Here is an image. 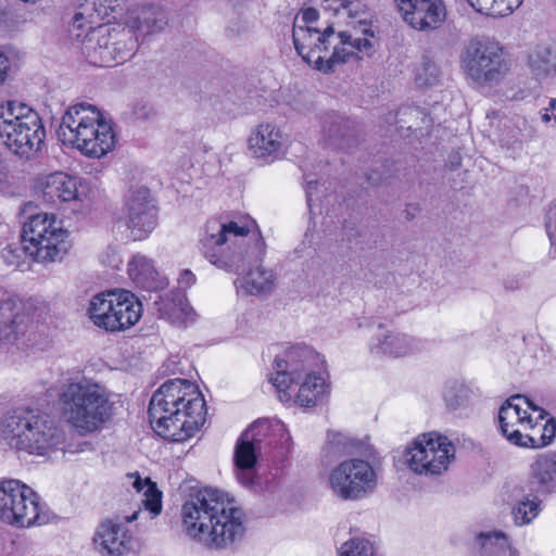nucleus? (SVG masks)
Returning a JSON list of instances; mask_svg holds the SVG:
<instances>
[{"label": "nucleus", "instance_id": "obj_1", "mask_svg": "<svg viewBox=\"0 0 556 556\" xmlns=\"http://www.w3.org/2000/svg\"><path fill=\"white\" fill-rule=\"evenodd\" d=\"M319 17L314 8L303 10L301 22L293 25V43L299 55L314 68L328 74L338 64L346 63L352 58L370 56L375 51V34L366 17L359 18L351 31L336 33L332 26L324 31L309 24Z\"/></svg>", "mask_w": 556, "mask_h": 556}, {"label": "nucleus", "instance_id": "obj_2", "mask_svg": "<svg viewBox=\"0 0 556 556\" xmlns=\"http://www.w3.org/2000/svg\"><path fill=\"white\" fill-rule=\"evenodd\" d=\"M243 517L235 501L215 489L200 490L181 507L184 532L210 549H225L241 540Z\"/></svg>", "mask_w": 556, "mask_h": 556}, {"label": "nucleus", "instance_id": "obj_3", "mask_svg": "<svg viewBox=\"0 0 556 556\" xmlns=\"http://www.w3.org/2000/svg\"><path fill=\"white\" fill-rule=\"evenodd\" d=\"M148 413L160 437L185 442L205 422L206 405L195 384L186 379H172L153 393Z\"/></svg>", "mask_w": 556, "mask_h": 556}, {"label": "nucleus", "instance_id": "obj_4", "mask_svg": "<svg viewBox=\"0 0 556 556\" xmlns=\"http://www.w3.org/2000/svg\"><path fill=\"white\" fill-rule=\"evenodd\" d=\"M201 249L211 264L235 274L243 273L266 254L261 230L256 222L248 217L208 220Z\"/></svg>", "mask_w": 556, "mask_h": 556}, {"label": "nucleus", "instance_id": "obj_5", "mask_svg": "<svg viewBox=\"0 0 556 556\" xmlns=\"http://www.w3.org/2000/svg\"><path fill=\"white\" fill-rule=\"evenodd\" d=\"M62 416L79 434L99 430L115 412L112 392L92 379H71L60 393Z\"/></svg>", "mask_w": 556, "mask_h": 556}, {"label": "nucleus", "instance_id": "obj_6", "mask_svg": "<svg viewBox=\"0 0 556 556\" xmlns=\"http://www.w3.org/2000/svg\"><path fill=\"white\" fill-rule=\"evenodd\" d=\"M317 359L318 355L304 345L291 346L286 350L282 357H276V371L270 381L277 389L281 402L292 399L290 389L293 384L299 386L294 401L300 406L312 407L321 401L328 386L325 378L313 370Z\"/></svg>", "mask_w": 556, "mask_h": 556}, {"label": "nucleus", "instance_id": "obj_7", "mask_svg": "<svg viewBox=\"0 0 556 556\" xmlns=\"http://www.w3.org/2000/svg\"><path fill=\"white\" fill-rule=\"evenodd\" d=\"M58 137L63 144L92 159L106 155L115 146L112 126L93 105L86 103L72 105L65 111Z\"/></svg>", "mask_w": 556, "mask_h": 556}, {"label": "nucleus", "instance_id": "obj_8", "mask_svg": "<svg viewBox=\"0 0 556 556\" xmlns=\"http://www.w3.org/2000/svg\"><path fill=\"white\" fill-rule=\"evenodd\" d=\"M2 433L9 444L38 456L48 455L65 442L62 426L47 414L33 409H14L2 419Z\"/></svg>", "mask_w": 556, "mask_h": 556}, {"label": "nucleus", "instance_id": "obj_9", "mask_svg": "<svg viewBox=\"0 0 556 556\" xmlns=\"http://www.w3.org/2000/svg\"><path fill=\"white\" fill-rule=\"evenodd\" d=\"M459 67L465 79L478 87L500 86L509 74L503 47L488 37L471 38L463 46Z\"/></svg>", "mask_w": 556, "mask_h": 556}, {"label": "nucleus", "instance_id": "obj_10", "mask_svg": "<svg viewBox=\"0 0 556 556\" xmlns=\"http://www.w3.org/2000/svg\"><path fill=\"white\" fill-rule=\"evenodd\" d=\"M46 137L39 114L24 103L8 102L0 112V139L14 154L29 159Z\"/></svg>", "mask_w": 556, "mask_h": 556}, {"label": "nucleus", "instance_id": "obj_11", "mask_svg": "<svg viewBox=\"0 0 556 556\" xmlns=\"http://www.w3.org/2000/svg\"><path fill=\"white\" fill-rule=\"evenodd\" d=\"M67 231L54 214L38 213L28 217L22 231L29 256L40 263L62 260L67 252Z\"/></svg>", "mask_w": 556, "mask_h": 556}, {"label": "nucleus", "instance_id": "obj_12", "mask_svg": "<svg viewBox=\"0 0 556 556\" xmlns=\"http://www.w3.org/2000/svg\"><path fill=\"white\" fill-rule=\"evenodd\" d=\"M138 48V39L130 30L118 31L108 25L89 27L83 54L90 64L113 67L129 60Z\"/></svg>", "mask_w": 556, "mask_h": 556}, {"label": "nucleus", "instance_id": "obj_13", "mask_svg": "<svg viewBox=\"0 0 556 556\" xmlns=\"http://www.w3.org/2000/svg\"><path fill=\"white\" fill-rule=\"evenodd\" d=\"M141 313V303L127 290L99 293L88 307L91 321L112 332L130 328L140 319Z\"/></svg>", "mask_w": 556, "mask_h": 556}, {"label": "nucleus", "instance_id": "obj_14", "mask_svg": "<svg viewBox=\"0 0 556 556\" xmlns=\"http://www.w3.org/2000/svg\"><path fill=\"white\" fill-rule=\"evenodd\" d=\"M455 456L453 443L437 432L424 433L415 439L405 451V463L415 473L441 475L447 470Z\"/></svg>", "mask_w": 556, "mask_h": 556}, {"label": "nucleus", "instance_id": "obj_15", "mask_svg": "<svg viewBox=\"0 0 556 556\" xmlns=\"http://www.w3.org/2000/svg\"><path fill=\"white\" fill-rule=\"evenodd\" d=\"M39 496L20 480L0 482V520L10 526L28 528L39 520Z\"/></svg>", "mask_w": 556, "mask_h": 556}, {"label": "nucleus", "instance_id": "obj_16", "mask_svg": "<svg viewBox=\"0 0 556 556\" xmlns=\"http://www.w3.org/2000/svg\"><path fill=\"white\" fill-rule=\"evenodd\" d=\"M377 484L372 466L363 459L341 462L329 475L333 494L344 501H354L371 493Z\"/></svg>", "mask_w": 556, "mask_h": 556}, {"label": "nucleus", "instance_id": "obj_17", "mask_svg": "<svg viewBox=\"0 0 556 556\" xmlns=\"http://www.w3.org/2000/svg\"><path fill=\"white\" fill-rule=\"evenodd\" d=\"M123 220L134 240H143L157 225V207L146 187L130 189L124 199Z\"/></svg>", "mask_w": 556, "mask_h": 556}, {"label": "nucleus", "instance_id": "obj_18", "mask_svg": "<svg viewBox=\"0 0 556 556\" xmlns=\"http://www.w3.org/2000/svg\"><path fill=\"white\" fill-rule=\"evenodd\" d=\"M528 409L539 413L538 419H544V410L535 406L523 395H514L504 402L498 412V424L506 439L516 445L527 427L531 414Z\"/></svg>", "mask_w": 556, "mask_h": 556}, {"label": "nucleus", "instance_id": "obj_19", "mask_svg": "<svg viewBox=\"0 0 556 556\" xmlns=\"http://www.w3.org/2000/svg\"><path fill=\"white\" fill-rule=\"evenodd\" d=\"M403 20L414 29L433 30L446 17L442 0H395Z\"/></svg>", "mask_w": 556, "mask_h": 556}, {"label": "nucleus", "instance_id": "obj_20", "mask_svg": "<svg viewBox=\"0 0 556 556\" xmlns=\"http://www.w3.org/2000/svg\"><path fill=\"white\" fill-rule=\"evenodd\" d=\"M424 344L420 340L397 330L379 326L369 343V351L376 357L399 358L420 352Z\"/></svg>", "mask_w": 556, "mask_h": 556}, {"label": "nucleus", "instance_id": "obj_21", "mask_svg": "<svg viewBox=\"0 0 556 556\" xmlns=\"http://www.w3.org/2000/svg\"><path fill=\"white\" fill-rule=\"evenodd\" d=\"M285 138L274 124L263 123L252 129L248 138V151L253 159L264 163L277 160L283 152Z\"/></svg>", "mask_w": 556, "mask_h": 556}, {"label": "nucleus", "instance_id": "obj_22", "mask_svg": "<svg viewBox=\"0 0 556 556\" xmlns=\"http://www.w3.org/2000/svg\"><path fill=\"white\" fill-rule=\"evenodd\" d=\"M94 541L101 552L109 556H123L134 546L132 535L126 526L112 520H106L99 526Z\"/></svg>", "mask_w": 556, "mask_h": 556}, {"label": "nucleus", "instance_id": "obj_23", "mask_svg": "<svg viewBox=\"0 0 556 556\" xmlns=\"http://www.w3.org/2000/svg\"><path fill=\"white\" fill-rule=\"evenodd\" d=\"M26 316L21 306L9 296L0 298V343H13L25 332Z\"/></svg>", "mask_w": 556, "mask_h": 556}, {"label": "nucleus", "instance_id": "obj_24", "mask_svg": "<svg viewBox=\"0 0 556 556\" xmlns=\"http://www.w3.org/2000/svg\"><path fill=\"white\" fill-rule=\"evenodd\" d=\"M42 197L47 203L58 204L78 200L77 179L62 172L48 175L41 182Z\"/></svg>", "mask_w": 556, "mask_h": 556}, {"label": "nucleus", "instance_id": "obj_25", "mask_svg": "<svg viewBox=\"0 0 556 556\" xmlns=\"http://www.w3.org/2000/svg\"><path fill=\"white\" fill-rule=\"evenodd\" d=\"M127 271L129 278L142 289L159 290L167 285V280L155 269L152 261L141 254L131 257Z\"/></svg>", "mask_w": 556, "mask_h": 556}, {"label": "nucleus", "instance_id": "obj_26", "mask_svg": "<svg viewBox=\"0 0 556 556\" xmlns=\"http://www.w3.org/2000/svg\"><path fill=\"white\" fill-rule=\"evenodd\" d=\"M475 556H518L507 535L502 531L480 532L475 540Z\"/></svg>", "mask_w": 556, "mask_h": 556}, {"label": "nucleus", "instance_id": "obj_27", "mask_svg": "<svg viewBox=\"0 0 556 556\" xmlns=\"http://www.w3.org/2000/svg\"><path fill=\"white\" fill-rule=\"evenodd\" d=\"M536 419L534 420L530 416L527 420V428L522 431L520 439L516 445L522 447L540 448L549 445L556 437V422L554 419L542 422Z\"/></svg>", "mask_w": 556, "mask_h": 556}, {"label": "nucleus", "instance_id": "obj_28", "mask_svg": "<svg viewBox=\"0 0 556 556\" xmlns=\"http://www.w3.org/2000/svg\"><path fill=\"white\" fill-rule=\"evenodd\" d=\"M167 24L168 14L163 8L147 5L141 8L134 18L131 28H135L141 36H148L164 30Z\"/></svg>", "mask_w": 556, "mask_h": 556}, {"label": "nucleus", "instance_id": "obj_29", "mask_svg": "<svg viewBox=\"0 0 556 556\" xmlns=\"http://www.w3.org/2000/svg\"><path fill=\"white\" fill-rule=\"evenodd\" d=\"M532 482L538 492L551 493L556 490V453L539 456L531 466Z\"/></svg>", "mask_w": 556, "mask_h": 556}, {"label": "nucleus", "instance_id": "obj_30", "mask_svg": "<svg viewBox=\"0 0 556 556\" xmlns=\"http://www.w3.org/2000/svg\"><path fill=\"white\" fill-rule=\"evenodd\" d=\"M127 477L131 480L132 488L138 493H142L141 503L144 508L154 516L161 514L162 492L157 489L156 483L152 482L150 478L141 479L138 473H130Z\"/></svg>", "mask_w": 556, "mask_h": 556}, {"label": "nucleus", "instance_id": "obj_31", "mask_svg": "<svg viewBox=\"0 0 556 556\" xmlns=\"http://www.w3.org/2000/svg\"><path fill=\"white\" fill-rule=\"evenodd\" d=\"M488 117L491 121V125L494 124V121H497L498 140L503 144L511 146L521 140L522 131L527 126V121L523 117H500L498 114H494L493 116L488 115Z\"/></svg>", "mask_w": 556, "mask_h": 556}, {"label": "nucleus", "instance_id": "obj_32", "mask_svg": "<svg viewBox=\"0 0 556 556\" xmlns=\"http://www.w3.org/2000/svg\"><path fill=\"white\" fill-rule=\"evenodd\" d=\"M529 66L539 80L555 77L556 54L547 47H539L530 54Z\"/></svg>", "mask_w": 556, "mask_h": 556}, {"label": "nucleus", "instance_id": "obj_33", "mask_svg": "<svg viewBox=\"0 0 556 556\" xmlns=\"http://www.w3.org/2000/svg\"><path fill=\"white\" fill-rule=\"evenodd\" d=\"M160 311L174 324L180 325L193 320L194 312L181 293L172 300L162 298Z\"/></svg>", "mask_w": 556, "mask_h": 556}, {"label": "nucleus", "instance_id": "obj_34", "mask_svg": "<svg viewBox=\"0 0 556 556\" xmlns=\"http://www.w3.org/2000/svg\"><path fill=\"white\" fill-rule=\"evenodd\" d=\"M240 287L250 294L269 293L275 287V276L271 270L257 267L248 273Z\"/></svg>", "mask_w": 556, "mask_h": 556}, {"label": "nucleus", "instance_id": "obj_35", "mask_svg": "<svg viewBox=\"0 0 556 556\" xmlns=\"http://www.w3.org/2000/svg\"><path fill=\"white\" fill-rule=\"evenodd\" d=\"M540 500L531 494L522 495L516 500L511 514L517 526L529 525L539 516Z\"/></svg>", "mask_w": 556, "mask_h": 556}, {"label": "nucleus", "instance_id": "obj_36", "mask_svg": "<svg viewBox=\"0 0 556 556\" xmlns=\"http://www.w3.org/2000/svg\"><path fill=\"white\" fill-rule=\"evenodd\" d=\"M479 13L489 16H505L517 9L523 0H467Z\"/></svg>", "mask_w": 556, "mask_h": 556}, {"label": "nucleus", "instance_id": "obj_37", "mask_svg": "<svg viewBox=\"0 0 556 556\" xmlns=\"http://www.w3.org/2000/svg\"><path fill=\"white\" fill-rule=\"evenodd\" d=\"M273 419H258L253 422L243 433L245 441H251L262 451L266 446H273Z\"/></svg>", "mask_w": 556, "mask_h": 556}, {"label": "nucleus", "instance_id": "obj_38", "mask_svg": "<svg viewBox=\"0 0 556 556\" xmlns=\"http://www.w3.org/2000/svg\"><path fill=\"white\" fill-rule=\"evenodd\" d=\"M93 8L86 4L81 5L79 10L74 14L73 20L70 24V35L73 39L81 43L84 48V40L87 38L89 27H93Z\"/></svg>", "mask_w": 556, "mask_h": 556}, {"label": "nucleus", "instance_id": "obj_39", "mask_svg": "<svg viewBox=\"0 0 556 556\" xmlns=\"http://www.w3.org/2000/svg\"><path fill=\"white\" fill-rule=\"evenodd\" d=\"M262 450L256 447L251 441H245L241 434L237 441L235 448V463L240 470H250L254 467L257 454H261Z\"/></svg>", "mask_w": 556, "mask_h": 556}, {"label": "nucleus", "instance_id": "obj_40", "mask_svg": "<svg viewBox=\"0 0 556 556\" xmlns=\"http://www.w3.org/2000/svg\"><path fill=\"white\" fill-rule=\"evenodd\" d=\"M339 556H378L372 543L364 538H352L344 542Z\"/></svg>", "mask_w": 556, "mask_h": 556}, {"label": "nucleus", "instance_id": "obj_41", "mask_svg": "<svg viewBox=\"0 0 556 556\" xmlns=\"http://www.w3.org/2000/svg\"><path fill=\"white\" fill-rule=\"evenodd\" d=\"M29 256L26 250V243L9 244L1 251V257L8 266L21 268L25 263V257Z\"/></svg>", "mask_w": 556, "mask_h": 556}, {"label": "nucleus", "instance_id": "obj_42", "mask_svg": "<svg viewBox=\"0 0 556 556\" xmlns=\"http://www.w3.org/2000/svg\"><path fill=\"white\" fill-rule=\"evenodd\" d=\"M467 395L468 391L465 387L452 384L444 392V401L450 409L455 410L465 405Z\"/></svg>", "mask_w": 556, "mask_h": 556}, {"label": "nucleus", "instance_id": "obj_43", "mask_svg": "<svg viewBox=\"0 0 556 556\" xmlns=\"http://www.w3.org/2000/svg\"><path fill=\"white\" fill-rule=\"evenodd\" d=\"M439 74V67L433 62L426 60L417 70L416 83L419 86H431L438 80Z\"/></svg>", "mask_w": 556, "mask_h": 556}, {"label": "nucleus", "instance_id": "obj_44", "mask_svg": "<svg viewBox=\"0 0 556 556\" xmlns=\"http://www.w3.org/2000/svg\"><path fill=\"white\" fill-rule=\"evenodd\" d=\"M273 445L288 446L291 437L283 422L277 419H273Z\"/></svg>", "mask_w": 556, "mask_h": 556}, {"label": "nucleus", "instance_id": "obj_45", "mask_svg": "<svg viewBox=\"0 0 556 556\" xmlns=\"http://www.w3.org/2000/svg\"><path fill=\"white\" fill-rule=\"evenodd\" d=\"M320 4L324 5L326 10H332L336 13H340L342 8L355 7L356 12L362 9V3L359 1L354 0H319Z\"/></svg>", "mask_w": 556, "mask_h": 556}, {"label": "nucleus", "instance_id": "obj_46", "mask_svg": "<svg viewBox=\"0 0 556 556\" xmlns=\"http://www.w3.org/2000/svg\"><path fill=\"white\" fill-rule=\"evenodd\" d=\"M195 282V276L188 269L181 271L178 278V286L180 289H187Z\"/></svg>", "mask_w": 556, "mask_h": 556}, {"label": "nucleus", "instance_id": "obj_47", "mask_svg": "<svg viewBox=\"0 0 556 556\" xmlns=\"http://www.w3.org/2000/svg\"><path fill=\"white\" fill-rule=\"evenodd\" d=\"M10 67H11L10 60L3 52H0V85H2L4 83Z\"/></svg>", "mask_w": 556, "mask_h": 556}, {"label": "nucleus", "instance_id": "obj_48", "mask_svg": "<svg viewBox=\"0 0 556 556\" xmlns=\"http://www.w3.org/2000/svg\"><path fill=\"white\" fill-rule=\"evenodd\" d=\"M316 186H317V181L312 180V179L311 180L306 179L305 191H306L307 204H308L309 208L312 207L313 194H314V189Z\"/></svg>", "mask_w": 556, "mask_h": 556}, {"label": "nucleus", "instance_id": "obj_49", "mask_svg": "<svg viewBox=\"0 0 556 556\" xmlns=\"http://www.w3.org/2000/svg\"><path fill=\"white\" fill-rule=\"evenodd\" d=\"M341 11L346 13L349 17H356V16H359V15H366L365 7L363 4H362V9L358 12H356V8L355 7L342 8Z\"/></svg>", "mask_w": 556, "mask_h": 556}, {"label": "nucleus", "instance_id": "obj_50", "mask_svg": "<svg viewBox=\"0 0 556 556\" xmlns=\"http://www.w3.org/2000/svg\"><path fill=\"white\" fill-rule=\"evenodd\" d=\"M8 173H9L8 164L5 162V159L0 153V184L7 179Z\"/></svg>", "mask_w": 556, "mask_h": 556}, {"label": "nucleus", "instance_id": "obj_51", "mask_svg": "<svg viewBox=\"0 0 556 556\" xmlns=\"http://www.w3.org/2000/svg\"><path fill=\"white\" fill-rule=\"evenodd\" d=\"M238 479L244 485L252 484V477L249 470H240V472L238 473Z\"/></svg>", "mask_w": 556, "mask_h": 556}, {"label": "nucleus", "instance_id": "obj_52", "mask_svg": "<svg viewBox=\"0 0 556 556\" xmlns=\"http://www.w3.org/2000/svg\"><path fill=\"white\" fill-rule=\"evenodd\" d=\"M419 211V207L415 204H409L405 208V216L408 220L414 219Z\"/></svg>", "mask_w": 556, "mask_h": 556}, {"label": "nucleus", "instance_id": "obj_53", "mask_svg": "<svg viewBox=\"0 0 556 556\" xmlns=\"http://www.w3.org/2000/svg\"><path fill=\"white\" fill-rule=\"evenodd\" d=\"M548 236H549V240H551V250H549V254L553 258H556V239H555V235L554 232H552L551 230H548Z\"/></svg>", "mask_w": 556, "mask_h": 556}, {"label": "nucleus", "instance_id": "obj_54", "mask_svg": "<svg viewBox=\"0 0 556 556\" xmlns=\"http://www.w3.org/2000/svg\"><path fill=\"white\" fill-rule=\"evenodd\" d=\"M134 113L139 118L148 117V110L146 105H142L140 108L136 106Z\"/></svg>", "mask_w": 556, "mask_h": 556}, {"label": "nucleus", "instance_id": "obj_55", "mask_svg": "<svg viewBox=\"0 0 556 556\" xmlns=\"http://www.w3.org/2000/svg\"><path fill=\"white\" fill-rule=\"evenodd\" d=\"M542 119L546 123L554 119V115L552 114V111H551V105L544 110V112L542 114Z\"/></svg>", "mask_w": 556, "mask_h": 556}, {"label": "nucleus", "instance_id": "obj_56", "mask_svg": "<svg viewBox=\"0 0 556 556\" xmlns=\"http://www.w3.org/2000/svg\"><path fill=\"white\" fill-rule=\"evenodd\" d=\"M138 514H139V510H136L131 516L125 517L126 521L132 522L134 520H136L138 518Z\"/></svg>", "mask_w": 556, "mask_h": 556}, {"label": "nucleus", "instance_id": "obj_57", "mask_svg": "<svg viewBox=\"0 0 556 556\" xmlns=\"http://www.w3.org/2000/svg\"><path fill=\"white\" fill-rule=\"evenodd\" d=\"M330 137L336 136L337 134H332V129H329Z\"/></svg>", "mask_w": 556, "mask_h": 556}]
</instances>
